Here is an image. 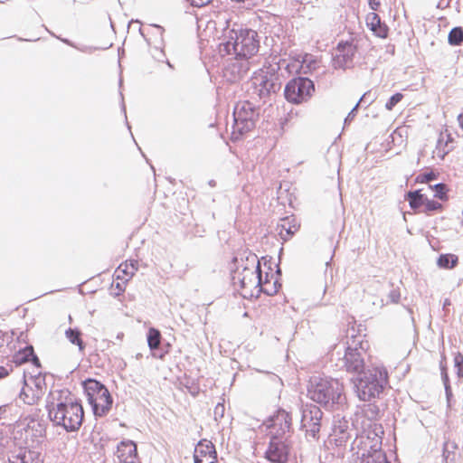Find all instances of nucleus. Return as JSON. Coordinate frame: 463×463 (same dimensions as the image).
<instances>
[{"mask_svg": "<svg viewBox=\"0 0 463 463\" xmlns=\"http://www.w3.org/2000/svg\"><path fill=\"white\" fill-rule=\"evenodd\" d=\"M46 410L53 425L68 432L78 430L82 424V405L67 389L51 392L46 399Z\"/></svg>", "mask_w": 463, "mask_h": 463, "instance_id": "1", "label": "nucleus"}, {"mask_svg": "<svg viewBox=\"0 0 463 463\" xmlns=\"http://www.w3.org/2000/svg\"><path fill=\"white\" fill-rule=\"evenodd\" d=\"M219 45L222 55H236L250 61L260 49V37L256 31L237 23L227 22Z\"/></svg>", "mask_w": 463, "mask_h": 463, "instance_id": "2", "label": "nucleus"}, {"mask_svg": "<svg viewBox=\"0 0 463 463\" xmlns=\"http://www.w3.org/2000/svg\"><path fill=\"white\" fill-rule=\"evenodd\" d=\"M231 280L236 290H251L261 285V268L258 256L244 250L230 264Z\"/></svg>", "mask_w": 463, "mask_h": 463, "instance_id": "3", "label": "nucleus"}, {"mask_svg": "<svg viewBox=\"0 0 463 463\" xmlns=\"http://www.w3.org/2000/svg\"><path fill=\"white\" fill-rule=\"evenodd\" d=\"M307 397L329 411L338 410L346 401L343 384L327 377H312L307 385Z\"/></svg>", "mask_w": 463, "mask_h": 463, "instance_id": "4", "label": "nucleus"}, {"mask_svg": "<svg viewBox=\"0 0 463 463\" xmlns=\"http://www.w3.org/2000/svg\"><path fill=\"white\" fill-rule=\"evenodd\" d=\"M353 383L358 398L369 402L383 392L388 383L387 371L383 367L369 368L353 379Z\"/></svg>", "mask_w": 463, "mask_h": 463, "instance_id": "5", "label": "nucleus"}, {"mask_svg": "<svg viewBox=\"0 0 463 463\" xmlns=\"http://www.w3.org/2000/svg\"><path fill=\"white\" fill-rule=\"evenodd\" d=\"M253 93L264 102L281 89L282 80L279 66H268L254 72L251 78Z\"/></svg>", "mask_w": 463, "mask_h": 463, "instance_id": "6", "label": "nucleus"}, {"mask_svg": "<svg viewBox=\"0 0 463 463\" xmlns=\"http://www.w3.org/2000/svg\"><path fill=\"white\" fill-rule=\"evenodd\" d=\"M259 116V109L250 101L238 102L233 109L232 139L239 140L251 131L256 126Z\"/></svg>", "mask_w": 463, "mask_h": 463, "instance_id": "7", "label": "nucleus"}, {"mask_svg": "<svg viewBox=\"0 0 463 463\" xmlns=\"http://www.w3.org/2000/svg\"><path fill=\"white\" fill-rule=\"evenodd\" d=\"M82 386L94 415L97 417L105 416L110 411L113 402L107 387L92 378L85 380Z\"/></svg>", "mask_w": 463, "mask_h": 463, "instance_id": "8", "label": "nucleus"}, {"mask_svg": "<svg viewBox=\"0 0 463 463\" xmlns=\"http://www.w3.org/2000/svg\"><path fill=\"white\" fill-rule=\"evenodd\" d=\"M315 92L314 82L306 77L291 79L285 86L284 97L289 103L301 104L307 102Z\"/></svg>", "mask_w": 463, "mask_h": 463, "instance_id": "9", "label": "nucleus"}, {"mask_svg": "<svg viewBox=\"0 0 463 463\" xmlns=\"http://www.w3.org/2000/svg\"><path fill=\"white\" fill-rule=\"evenodd\" d=\"M345 355L342 359V367L346 372L360 374L364 370V356L366 354L365 348L363 346L362 342L355 343L353 341V345L348 342Z\"/></svg>", "mask_w": 463, "mask_h": 463, "instance_id": "10", "label": "nucleus"}, {"mask_svg": "<svg viewBox=\"0 0 463 463\" xmlns=\"http://www.w3.org/2000/svg\"><path fill=\"white\" fill-rule=\"evenodd\" d=\"M323 411L313 404L307 403L301 408V428L307 435L316 439L322 426Z\"/></svg>", "mask_w": 463, "mask_h": 463, "instance_id": "11", "label": "nucleus"}, {"mask_svg": "<svg viewBox=\"0 0 463 463\" xmlns=\"http://www.w3.org/2000/svg\"><path fill=\"white\" fill-rule=\"evenodd\" d=\"M356 52L357 47L352 41H340L332 60L334 69L345 70L351 67Z\"/></svg>", "mask_w": 463, "mask_h": 463, "instance_id": "12", "label": "nucleus"}, {"mask_svg": "<svg viewBox=\"0 0 463 463\" xmlns=\"http://www.w3.org/2000/svg\"><path fill=\"white\" fill-rule=\"evenodd\" d=\"M250 67V61L233 55V57L229 58L226 61L223 68V77L227 81L237 82L247 75Z\"/></svg>", "mask_w": 463, "mask_h": 463, "instance_id": "13", "label": "nucleus"}, {"mask_svg": "<svg viewBox=\"0 0 463 463\" xmlns=\"http://www.w3.org/2000/svg\"><path fill=\"white\" fill-rule=\"evenodd\" d=\"M268 428L270 438L284 439V435L290 430L291 417L284 410L279 411L269 420Z\"/></svg>", "mask_w": 463, "mask_h": 463, "instance_id": "14", "label": "nucleus"}, {"mask_svg": "<svg viewBox=\"0 0 463 463\" xmlns=\"http://www.w3.org/2000/svg\"><path fill=\"white\" fill-rule=\"evenodd\" d=\"M289 446L287 439L270 438L265 452L266 458L273 463H286L288 459Z\"/></svg>", "mask_w": 463, "mask_h": 463, "instance_id": "15", "label": "nucleus"}, {"mask_svg": "<svg viewBox=\"0 0 463 463\" xmlns=\"http://www.w3.org/2000/svg\"><path fill=\"white\" fill-rule=\"evenodd\" d=\"M40 457L38 451L19 448L10 452L7 463H43Z\"/></svg>", "mask_w": 463, "mask_h": 463, "instance_id": "16", "label": "nucleus"}, {"mask_svg": "<svg viewBox=\"0 0 463 463\" xmlns=\"http://www.w3.org/2000/svg\"><path fill=\"white\" fill-rule=\"evenodd\" d=\"M116 455L119 463H135L137 458L136 443L132 440H122L117 446Z\"/></svg>", "mask_w": 463, "mask_h": 463, "instance_id": "17", "label": "nucleus"}, {"mask_svg": "<svg viewBox=\"0 0 463 463\" xmlns=\"http://www.w3.org/2000/svg\"><path fill=\"white\" fill-rule=\"evenodd\" d=\"M33 383L35 386L34 391H32V395L27 393L25 388H23L20 392V398L27 404L33 405L36 403L43 395V386L45 385L44 378L41 375V372L34 376Z\"/></svg>", "mask_w": 463, "mask_h": 463, "instance_id": "18", "label": "nucleus"}, {"mask_svg": "<svg viewBox=\"0 0 463 463\" xmlns=\"http://www.w3.org/2000/svg\"><path fill=\"white\" fill-rule=\"evenodd\" d=\"M360 459L361 463H391L387 459L385 452L381 449V441L378 438L374 439L372 450L363 452Z\"/></svg>", "mask_w": 463, "mask_h": 463, "instance_id": "19", "label": "nucleus"}, {"mask_svg": "<svg viewBox=\"0 0 463 463\" xmlns=\"http://www.w3.org/2000/svg\"><path fill=\"white\" fill-rule=\"evenodd\" d=\"M367 26L374 33L375 35L381 38L387 37L388 28L385 24H382L380 16L375 13H371L366 18Z\"/></svg>", "mask_w": 463, "mask_h": 463, "instance_id": "20", "label": "nucleus"}, {"mask_svg": "<svg viewBox=\"0 0 463 463\" xmlns=\"http://www.w3.org/2000/svg\"><path fill=\"white\" fill-rule=\"evenodd\" d=\"M14 363L22 364L27 363L29 361L39 369L41 367L40 360L37 355L34 354L33 347L32 345H28L24 347L22 351L18 352L14 357Z\"/></svg>", "mask_w": 463, "mask_h": 463, "instance_id": "21", "label": "nucleus"}, {"mask_svg": "<svg viewBox=\"0 0 463 463\" xmlns=\"http://www.w3.org/2000/svg\"><path fill=\"white\" fill-rule=\"evenodd\" d=\"M383 433V428L381 424L373 423V425H371L370 429L367 431L366 439L364 441V452H367V450H372L373 445H374V439L378 438L382 444Z\"/></svg>", "mask_w": 463, "mask_h": 463, "instance_id": "22", "label": "nucleus"}, {"mask_svg": "<svg viewBox=\"0 0 463 463\" xmlns=\"http://www.w3.org/2000/svg\"><path fill=\"white\" fill-rule=\"evenodd\" d=\"M194 455H197L200 458H205L206 459H212L213 458L217 457V452L214 448V445L206 439L200 440L195 449Z\"/></svg>", "mask_w": 463, "mask_h": 463, "instance_id": "23", "label": "nucleus"}, {"mask_svg": "<svg viewBox=\"0 0 463 463\" xmlns=\"http://www.w3.org/2000/svg\"><path fill=\"white\" fill-rule=\"evenodd\" d=\"M426 195L420 193V190L410 191L406 194L405 199L409 202V205L412 210H417L424 205Z\"/></svg>", "mask_w": 463, "mask_h": 463, "instance_id": "24", "label": "nucleus"}, {"mask_svg": "<svg viewBox=\"0 0 463 463\" xmlns=\"http://www.w3.org/2000/svg\"><path fill=\"white\" fill-rule=\"evenodd\" d=\"M458 256L454 254H440L437 260V265L441 269H450L457 266Z\"/></svg>", "mask_w": 463, "mask_h": 463, "instance_id": "25", "label": "nucleus"}, {"mask_svg": "<svg viewBox=\"0 0 463 463\" xmlns=\"http://www.w3.org/2000/svg\"><path fill=\"white\" fill-rule=\"evenodd\" d=\"M278 230H279V233L280 237L287 241L290 236H292L297 231V227L295 225H290V221L288 218L281 219L280 223L278 224Z\"/></svg>", "mask_w": 463, "mask_h": 463, "instance_id": "26", "label": "nucleus"}, {"mask_svg": "<svg viewBox=\"0 0 463 463\" xmlns=\"http://www.w3.org/2000/svg\"><path fill=\"white\" fill-rule=\"evenodd\" d=\"M146 339L147 345L151 351L158 349L162 339L160 331L156 328L150 327L146 335Z\"/></svg>", "mask_w": 463, "mask_h": 463, "instance_id": "27", "label": "nucleus"}, {"mask_svg": "<svg viewBox=\"0 0 463 463\" xmlns=\"http://www.w3.org/2000/svg\"><path fill=\"white\" fill-rule=\"evenodd\" d=\"M66 338L73 345H78L80 351L84 350V343L81 339V333L77 328H68L65 331Z\"/></svg>", "mask_w": 463, "mask_h": 463, "instance_id": "28", "label": "nucleus"}, {"mask_svg": "<svg viewBox=\"0 0 463 463\" xmlns=\"http://www.w3.org/2000/svg\"><path fill=\"white\" fill-rule=\"evenodd\" d=\"M280 287L281 284L279 283L278 279H275L273 283H270V281L266 279L264 282L261 280V285H260L258 288H260V290L266 295L273 296L279 291Z\"/></svg>", "mask_w": 463, "mask_h": 463, "instance_id": "29", "label": "nucleus"}, {"mask_svg": "<svg viewBox=\"0 0 463 463\" xmlns=\"http://www.w3.org/2000/svg\"><path fill=\"white\" fill-rule=\"evenodd\" d=\"M448 41L450 45H459L463 42V29L461 27H454L450 30Z\"/></svg>", "mask_w": 463, "mask_h": 463, "instance_id": "30", "label": "nucleus"}, {"mask_svg": "<svg viewBox=\"0 0 463 463\" xmlns=\"http://www.w3.org/2000/svg\"><path fill=\"white\" fill-rule=\"evenodd\" d=\"M430 188L434 191V197L439 198V200L446 201L448 200V192L449 189L447 184L443 183H439L432 185H430Z\"/></svg>", "mask_w": 463, "mask_h": 463, "instance_id": "31", "label": "nucleus"}, {"mask_svg": "<svg viewBox=\"0 0 463 463\" xmlns=\"http://www.w3.org/2000/svg\"><path fill=\"white\" fill-rule=\"evenodd\" d=\"M389 288H390V290H389V293L387 295L388 301H387L386 304H388V303H392V304L399 303L400 298H401L400 287L399 286H395L392 282H390L389 283Z\"/></svg>", "mask_w": 463, "mask_h": 463, "instance_id": "32", "label": "nucleus"}, {"mask_svg": "<svg viewBox=\"0 0 463 463\" xmlns=\"http://www.w3.org/2000/svg\"><path fill=\"white\" fill-rule=\"evenodd\" d=\"M454 367L456 368V374L458 379L463 378V355L457 352L454 354Z\"/></svg>", "mask_w": 463, "mask_h": 463, "instance_id": "33", "label": "nucleus"}, {"mask_svg": "<svg viewBox=\"0 0 463 463\" xmlns=\"http://www.w3.org/2000/svg\"><path fill=\"white\" fill-rule=\"evenodd\" d=\"M442 209V204L430 200L428 197H426V202L424 203V210L423 212L427 214H430L431 212L435 211H440Z\"/></svg>", "mask_w": 463, "mask_h": 463, "instance_id": "34", "label": "nucleus"}, {"mask_svg": "<svg viewBox=\"0 0 463 463\" xmlns=\"http://www.w3.org/2000/svg\"><path fill=\"white\" fill-rule=\"evenodd\" d=\"M347 429H348V423H347V421L345 420L343 423L340 422V424L338 426H336V425L335 426L334 432L335 434L340 435L339 439L341 440L346 439H348Z\"/></svg>", "mask_w": 463, "mask_h": 463, "instance_id": "35", "label": "nucleus"}, {"mask_svg": "<svg viewBox=\"0 0 463 463\" xmlns=\"http://www.w3.org/2000/svg\"><path fill=\"white\" fill-rule=\"evenodd\" d=\"M403 98V95L400 92L393 94L386 102L385 109L392 110Z\"/></svg>", "mask_w": 463, "mask_h": 463, "instance_id": "36", "label": "nucleus"}, {"mask_svg": "<svg viewBox=\"0 0 463 463\" xmlns=\"http://www.w3.org/2000/svg\"><path fill=\"white\" fill-rule=\"evenodd\" d=\"M436 178H437V175L435 173L428 172V173L420 175L417 177V180L420 183H430V181L435 180Z\"/></svg>", "mask_w": 463, "mask_h": 463, "instance_id": "37", "label": "nucleus"}, {"mask_svg": "<svg viewBox=\"0 0 463 463\" xmlns=\"http://www.w3.org/2000/svg\"><path fill=\"white\" fill-rule=\"evenodd\" d=\"M224 411H225L224 404L221 403V402L217 403L214 408V411H213L214 420H218L222 419L224 416Z\"/></svg>", "mask_w": 463, "mask_h": 463, "instance_id": "38", "label": "nucleus"}, {"mask_svg": "<svg viewBox=\"0 0 463 463\" xmlns=\"http://www.w3.org/2000/svg\"><path fill=\"white\" fill-rule=\"evenodd\" d=\"M366 98V94H364L361 99L358 100V102L355 104V106L352 109V110L348 113L347 117L345 119V122L351 121L355 114V111L357 110L358 106L364 101Z\"/></svg>", "mask_w": 463, "mask_h": 463, "instance_id": "39", "label": "nucleus"}, {"mask_svg": "<svg viewBox=\"0 0 463 463\" xmlns=\"http://www.w3.org/2000/svg\"><path fill=\"white\" fill-rule=\"evenodd\" d=\"M121 267H122V265H120L118 267V269H117V272L125 273L126 275H128L129 277H132L135 273V270H137V268L134 266V264H131L130 269L128 268L127 265H126L125 269H121Z\"/></svg>", "mask_w": 463, "mask_h": 463, "instance_id": "40", "label": "nucleus"}, {"mask_svg": "<svg viewBox=\"0 0 463 463\" xmlns=\"http://www.w3.org/2000/svg\"><path fill=\"white\" fill-rule=\"evenodd\" d=\"M187 1L190 2L191 5L194 6L202 7V6L208 5L213 0H187Z\"/></svg>", "mask_w": 463, "mask_h": 463, "instance_id": "41", "label": "nucleus"}, {"mask_svg": "<svg viewBox=\"0 0 463 463\" xmlns=\"http://www.w3.org/2000/svg\"><path fill=\"white\" fill-rule=\"evenodd\" d=\"M444 389H445V394H446V399H447L448 406L449 407L450 406V401H451V398L453 396L450 384H446V386H444Z\"/></svg>", "mask_w": 463, "mask_h": 463, "instance_id": "42", "label": "nucleus"}, {"mask_svg": "<svg viewBox=\"0 0 463 463\" xmlns=\"http://www.w3.org/2000/svg\"><path fill=\"white\" fill-rule=\"evenodd\" d=\"M151 26L156 31V33L158 35L160 41H162L165 29L158 24H152Z\"/></svg>", "mask_w": 463, "mask_h": 463, "instance_id": "43", "label": "nucleus"}, {"mask_svg": "<svg viewBox=\"0 0 463 463\" xmlns=\"http://www.w3.org/2000/svg\"><path fill=\"white\" fill-rule=\"evenodd\" d=\"M380 5V0H369L370 8L373 11H377Z\"/></svg>", "mask_w": 463, "mask_h": 463, "instance_id": "44", "label": "nucleus"}, {"mask_svg": "<svg viewBox=\"0 0 463 463\" xmlns=\"http://www.w3.org/2000/svg\"><path fill=\"white\" fill-rule=\"evenodd\" d=\"M440 374L444 386H446V384H450L448 372L443 369Z\"/></svg>", "mask_w": 463, "mask_h": 463, "instance_id": "45", "label": "nucleus"}, {"mask_svg": "<svg viewBox=\"0 0 463 463\" xmlns=\"http://www.w3.org/2000/svg\"><path fill=\"white\" fill-rule=\"evenodd\" d=\"M368 411H370L372 417H375L379 412V409L373 404L368 405Z\"/></svg>", "mask_w": 463, "mask_h": 463, "instance_id": "46", "label": "nucleus"}, {"mask_svg": "<svg viewBox=\"0 0 463 463\" xmlns=\"http://www.w3.org/2000/svg\"><path fill=\"white\" fill-rule=\"evenodd\" d=\"M76 49L82 52H91L95 48L90 46H76Z\"/></svg>", "mask_w": 463, "mask_h": 463, "instance_id": "47", "label": "nucleus"}, {"mask_svg": "<svg viewBox=\"0 0 463 463\" xmlns=\"http://www.w3.org/2000/svg\"><path fill=\"white\" fill-rule=\"evenodd\" d=\"M439 367H440V373H442V370H443V369H444L445 371H447L446 357H445L444 355H442V356H441V360H440Z\"/></svg>", "mask_w": 463, "mask_h": 463, "instance_id": "48", "label": "nucleus"}, {"mask_svg": "<svg viewBox=\"0 0 463 463\" xmlns=\"http://www.w3.org/2000/svg\"><path fill=\"white\" fill-rule=\"evenodd\" d=\"M7 374H8V370L4 366H0V378H3L5 376H6Z\"/></svg>", "mask_w": 463, "mask_h": 463, "instance_id": "49", "label": "nucleus"}, {"mask_svg": "<svg viewBox=\"0 0 463 463\" xmlns=\"http://www.w3.org/2000/svg\"><path fill=\"white\" fill-rule=\"evenodd\" d=\"M60 40H61L62 43H66V44H68V45H70V46H71V47H73V48H76V45H75L71 41H70L69 39H66V38H60Z\"/></svg>", "mask_w": 463, "mask_h": 463, "instance_id": "50", "label": "nucleus"}, {"mask_svg": "<svg viewBox=\"0 0 463 463\" xmlns=\"http://www.w3.org/2000/svg\"><path fill=\"white\" fill-rule=\"evenodd\" d=\"M458 122L459 124V127L463 129V113H460L458 116Z\"/></svg>", "mask_w": 463, "mask_h": 463, "instance_id": "51", "label": "nucleus"}, {"mask_svg": "<svg viewBox=\"0 0 463 463\" xmlns=\"http://www.w3.org/2000/svg\"><path fill=\"white\" fill-rule=\"evenodd\" d=\"M115 287L118 289V292L116 293L117 296L119 295L122 291H124V288H122L120 283H117Z\"/></svg>", "mask_w": 463, "mask_h": 463, "instance_id": "52", "label": "nucleus"}, {"mask_svg": "<svg viewBox=\"0 0 463 463\" xmlns=\"http://www.w3.org/2000/svg\"><path fill=\"white\" fill-rule=\"evenodd\" d=\"M194 463H203V461H204L203 458H200L194 454Z\"/></svg>", "mask_w": 463, "mask_h": 463, "instance_id": "53", "label": "nucleus"}, {"mask_svg": "<svg viewBox=\"0 0 463 463\" xmlns=\"http://www.w3.org/2000/svg\"><path fill=\"white\" fill-rule=\"evenodd\" d=\"M205 462L206 463H217V457L213 458L212 459H206Z\"/></svg>", "mask_w": 463, "mask_h": 463, "instance_id": "54", "label": "nucleus"}, {"mask_svg": "<svg viewBox=\"0 0 463 463\" xmlns=\"http://www.w3.org/2000/svg\"><path fill=\"white\" fill-rule=\"evenodd\" d=\"M365 94H366V96L368 95V93H365ZM372 102H373V99L369 100V99H367V97H366L363 103H367V105H370Z\"/></svg>", "mask_w": 463, "mask_h": 463, "instance_id": "55", "label": "nucleus"}, {"mask_svg": "<svg viewBox=\"0 0 463 463\" xmlns=\"http://www.w3.org/2000/svg\"><path fill=\"white\" fill-rule=\"evenodd\" d=\"M208 184L212 187H214L216 185V182L214 180H210Z\"/></svg>", "mask_w": 463, "mask_h": 463, "instance_id": "56", "label": "nucleus"}, {"mask_svg": "<svg viewBox=\"0 0 463 463\" xmlns=\"http://www.w3.org/2000/svg\"><path fill=\"white\" fill-rule=\"evenodd\" d=\"M120 96H121V98L123 99V95H122V93H121V92H120ZM122 109H123V111H124V114L126 115V108H125V104H124V102H123V101H122Z\"/></svg>", "mask_w": 463, "mask_h": 463, "instance_id": "57", "label": "nucleus"}, {"mask_svg": "<svg viewBox=\"0 0 463 463\" xmlns=\"http://www.w3.org/2000/svg\"><path fill=\"white\" fill-rule=\"evenodd\" d=\"M449 305H450L449 300V299H445L444 304H443V307H446Z\"/></svg>", "mask_w": 463, "mask_h": 463, "instance_id": "58", "label": "nucleus"}, {"mask_svg": "<svg viewBox=\"0 0 463 463\" xmlns=\"http://www.w3.org/2000/svg\"><path fill=\"white\" fill-rule=\"evenodd\" d=\"M26 391L29 395H32V391H34V389L29 388V389H26Z\"/></svg>", "mask_w": 463, "mask_h": 463, "instance_id": "59", "label": "nucleus"}, {"mask_svg": "<svg viewBox=\"0 0 463 463\" xmlns=\"http://www.w3.org/2000/svg\"><path fill=\"white\" fill-rule=\"evenodd\" d=\"M385 304L383 303V300H381V307H383Z\"/></svg>", "mask_w": 463, "mask_h": 463, "instance_id": "60", "label": "nucleus"}]
</instances>
